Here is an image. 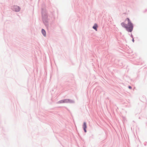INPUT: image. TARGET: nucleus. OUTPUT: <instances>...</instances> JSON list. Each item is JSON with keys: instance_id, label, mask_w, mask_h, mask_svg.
Segmentation results:
<instances>
[{"instance_id": "8", "label": "nucleus", "mask_w": 147, "mask_h": 147, "mask_svg": "<svg viewBox=\"0 0 147 147\" xmlns=\"http://www.w3.org/2000/svg\"><path fill=\"white\" fill-rule=\"evenodd\" d=\"M133 42H134V39H133Z\"/></svg>"}, {"instance_id": "7", "label": "nucleus", "mask_w": 147, "mask_h": 147, "mask_svg": "<svg viewBox=\"0 0 147 147\" xmlns=\"http://www.w3.org/2000/svg\"><path fill=\"white\" fill-rule=\"evenodd\" d=\"M128 87H129V88L130 89H131V87L130 86H129Z\"/></svg>"}, {"instance_id": "3", "label": "nucleus", "mask_w": 147, "mask_h": 147, "mask_svg": "<svg viewBox=\"0 0 147 147\" xmlns=\"http://www.w3.org/2000/svg\"><path fill=\"white\" fill-rule=\"evenodd\" d=\"M42 34H43V35L44 36H45L46 35V32H45V30L43 29H42Z\"/></svg>"}, {"instance_id": "4", "label": "nucleus", "mask_w": 147, "mask_h": 147, "mask_svg": "<svg viewBox=\"0 0 147 147\" xmlns=\"http://www.w3.org/2000/svg\"><path fill=\"white\" fill-rule=\"evenodd\" d=\"M97 25L96 24H95L93 26V28L95 29L96 31L97 30Z\"/></svg>"}, {"instance_id": "2", "label": "nucleus", "mask_w": 147, "mask_h": 147, "mask_svg": "<svg viewBox=\"0 0 147 147\" xmlns=\"http://www.w3.org/2000/svg\"><path fill=\"white\" fill-rule=\"evenodd\" d=\"M83 128L84 129V130L85 131V132H86V128H87V126H86V123L85 122L84 123L83 125Z\"/></svg>"}, {"instance_id": "1", "label": "nucleus", "mask_w": 147, "mask_h": 147, "mask_svg": "<svg viewBox=\"0 0 147 147\" xmlns=\"http://www.w3.org/2000/svg\"><path fill=\"white\" fill-rule=\"evenodd\" d=\"M125 20H127L128 21V24L127 25H126L124 22L121 23V25L122 27L125 28L127 31L131 32L132 31L133 29V24L129 18H127Z\"/></svg>"}, {"instance_id": "6", "label": "nucleus", "mask_w": 147, "mask_h": 147, "mask_svg": "<svg viewBox=\"0 0 147 147\" xmlns=\"http://www.w3.org/2000/svg\"><path fill=\"white\" fill-rule=\"evenodd\" d=\"M69 100H62L61 101V102H69Z\"/></svg>"}, {"instance_id": "5", "label": "nucleus", "mask_w": 147, "mask_h": 147, "mask_svg": "<svg viewBox=\"0 0 147 147\" xmlns=\"http://www.w3.org/2000/svg\"><path fill=\"white\" fill-rule=\"evenodd\" d=\"M15 7L16 9L15 10L16 11H20V8L16 6Z\"/></svg>"}]
</instances>
